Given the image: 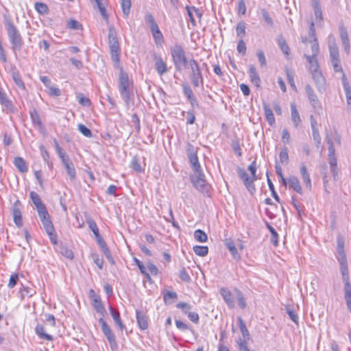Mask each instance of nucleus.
Segmentation results:
<instances>
[{"mask_svg": "<svg viewBox=\"0 0 351 351\" xmlns=\"http://www.w3.org/2000/svg\"><path fill=\"white\" fill-rule=\"evenodd\" d=\"M3 23L11 44L12 51L14 53L20 51L24 45V42L19 29L14 24L11 18L8 15L4 16Z\"/></svg>", "mask_w": 351, "mask_h": 351, "instance_id": "nucleus-1", "label": "nucleus"}, {"mask_svg": "<svg viewBox=\"0 0 351 351\" xmlns=\"http://www.w3.org/2000/svg\"><path fill=\"white\" fill-rule=\"evenodd\" d=\"M108 37L109 47L110 49L111 58L117 66H119L120 61V46L117 38V33L113 25L109 26Z\"/></svg>", "mask_w": 351, "mask_h": 351, "instance_id": "nucleus-2", "label": "nucleus"}, {"mask_svg": "<svg viewBox=\"0 0 351 351\" xmlns=\"http://www.w3.org/2000/svg\"><path fill=\"white\" fill-rule=\"evenodd\" d=\"M119 90L125 105L128 106L130 102V82L128 73L123 69H120L119 75Z\"/></svg>", "mask_w": 351, "mask_h": 351, "instance_id": "nucleus-3", "label": "nucleus"}, {"mask_svg": "<svg viewBox=\"0 0 351 351\" xmlns=\"http://www.w3.org/2000/svg\"><path fill=\"white\" fill-rule=\"evenodd\" d=\"M189 68L191 69L189 77L193 86L195 88L203 86V75L196 60L194 59H191L189 60Z\"/></svg>", "mask_w": 351, "mask_h": 351, "instance_id": "nucleus-4", "label": "nucleus"}, {"mask_svg": "<svg viewBox=\"0 0 351 351\" xmlns=\"http://www.w3.org/2000/svg\"><path fill=\"white\" fill-rule=\"evenodd\" d=\"M304 57L309 64V70L311 73L320 71L317 60V56L319 53V44L313 43L311 45V50L304 49Z\"/></svg>", "mask_w": 351, "mask_h": 351, "instance_id": "nucleus-5", "label": "nucleus"}, {"mask_svg": "<svg viewBox=\"0 0 351 351\" xmlns=\"http://www.w3.org/2000/svg\"><path fill=\"white\" fill-rule=\"evenodd\" d=\"M330 62L335 72H343L340 64L339 48L335 40L328 42Z\"/></svg>", "mask_w": 351, "mask_h": 351, "instance_id": "nucleus-6", "label": "nucleus"}, {"mask_svg": "<svg viewBox=\"0 0 351 351\" xmlns=\"http://www.w3.org/2000/svg\"><path fill=\"white\" fill-rule=\"evenodd\" d=\"M171 53L176 69L180 71L181 69V60L184 59L186 56L184 49L181 45H176L171 49Z\"/></svg>", "mask_w": 351, "mask_h": 351, "instance_id": "nucleus-7", "label": "nucleus"}, {"mask_svg": "<svg viewBox=\"0 0 351 351\" xmlns=\"http://www.w3.org/2000/svg\"><path fill=\"white\" fill-rule=\"evenodd\" d=\"M195 175L191 177V182L193 186L200 191L206 190L205 176L202 171L195 172Z\"/></svg>", "mask_w": 351, "mask_h": 351, "instance_id": "nucleus-8", "label": "nucleus"}, {"mask_svg": "<svg viewBox=\"0 0 351 351\" xmlns=\"http://www.w3.org/2000/svg\"><path fill=\"white\" fill-rule=\"evenodd\" d=\"M238 174L241 179L243 181L244 184L249 192L250 193H253L255 191V186L254 184V182L255 180H253V178H250L247 172L243 169H239L238 170Z\"/></svg>", "mask_w": 351, "mask_h": 351, "instance_id": "nucleus-9", "label": "nucleus"}, {"mask_svg": "<svg viewBox=\"0 0 351 351\" xmlns=\"http://www.w3.org/2000/svg\"><path fill=\"white\" fill-rule=\"evenodd\" d=\"M99 323L101 324V330L106 337L107 338L108 342L111 346L116 344L115 337L112 333L110 326L108 325L104 319L103 317L99 319Z\"/></svg>", "mask_w": 351, "mask_h": 351, "instance_id": "nucleus-10", "label": "nucleus"}, {"mask_svg": "<svg viewBox=\"0 0 351 351\" xmlns=\"http://www.w3.org/2000/svg\"><path fill=\"white\" fill-rule=\"evenodd\" d=\"M302 42L306 45L304 49L311 50V45L315 42L318 44L316 38L315 29L314 27V23L313 21L310 23V28L308 32V38H302Z\"/></svg>", "mask_w": 351, "mask_h": 351, "instance_id": "nucleus-11", "label": "nucleus"}, {"mask_svg": "<svg viewBox=\"0 0 351 351\" xmlns=\"http://www.w3.org/2000/svg\"><path fill=\"white\" fill-rule=\"evenodd\" d=\"M339 36L341 40V44L345 52L347 54L350 53V40L348 31L343 25L339 26Z\"/></svg>", "mask_w": 351, "mask_h": 351, "instance_id": "nucleus-12", "label": "nucleus"}, {"mask_svg": "<svg viewBox=\"0 0 351 351\" xmlns=\"http://www.w3.org/2000/svg\"><path fill=\"white\" fill-rule=\"evenodd\" d=\"M337 259L339 263H347L346 252L344 250V241L341 238L337 239Z\"/></svg>", "mask_w": 351, "mask_h": 351, "instance_id": "nucleus-13", "label": "nucleus"}, {"mask_svg": "<svg viewBox=\"0 0 351 351\" xmlns=\"http://www.w3.org/2000/svg\"><path fill=\"white\" fill-rule=\"evenodd\" d=\"M97 242L98 245H99L101 251L103 252L104 254L106 256V258L110 261L111 263H114L113 258L111 256V253L110 252L109 248L108 247L104 239L101 237L100 234L95 237Z\"/></svg>", "mask_w": 351, "mask_h": 351, "instance_id": "nucleus-14", "label": "nucleus"}, {"mask_svg": "<svg viewBox=\"0 0 351 351\" xmlns=\"http://www.w3.org/2000/svg\"><path fill=\"white\" fill-rule=\"evenodd\" d=\"M339 269L341 274L342 280L344 283V287H351L350 282L349 269L347 263H339Z\"/></svg>", "mask_w": 351, "mask_h": 351, "instance_id": "nucleus-15", "label": "nucleus"}, {"mask_svg": "<svg viewBox=\"0 0 351 351\" xmlns=\"http://www.w3.org/2000/svg\"><path fill=\"white\" fill-rule=\"evenodd\" d=\"M154 60H155V67L160 75H162L167 71L166 63L163 61L160 56L154 53Z\"/></svg>", "mask_w": 351, "mask_h": 351, "instance_id": "nucleus-16", "label": "nucleus"}, {"mask_svg": "<svg viewBox=\"0 0 351 351\" xmlns=\"http://www.w3.org/2000/svg\"><path fill=\"white\" fill-rule=\"evenodd\" d=\"M305 90L312 106L314 108H319V102L312 87L308 84L305 86Z\"/></svg>", "mask_w": 351, "mask_h": 351, "instance_id": "nucleus-17", "label": "nucleus"}, {"mask_svg": "<svg viewBox=\"0 0 351 351\" xmlns=\"http://www.w3.org/2000/svg\"><path fill=\"white\" fill-rule=\"evenodd\" d=\"M312 77L315 83L317 89L322 91L324 89L325 79L321 71H315L311 73Z\"/></svg>", "mask_w": 351, "mask_h": 351, "instance_id": "nucleus-18", "label": "nucleus"}, {"mask_svg": "<svg viewBox=\"0 0 351 351\" xmlns=\"http://www.w3.org/2000/svg\"><path fill=\"white\" fill-rule=\"evenodd\" d=\"M300 173L306 187L311 190L312 188L311 180L310 178V174L304 163H302L300 165Z\"/></svg>", "mask_w": 351, "mask_h": 351, "instance_id": "nucleus-19", "label": "nucleus"}, {"mask_svg": "<svg viewBox=\"0 0 351 351\" xmlns=\"http://www.w3.org/2000/svg\"><path fill=\"white\" fill-rule=\"evenodd\" d=\"M220 293L227 304V305L230 308H233L234 306V299L232 295L231 292L227 288H221L220 290Z\"/></svg>", "mask_w": 351, "mask_h": 351, "instance_id": "nucleus-20", "label": "nucleus"}, {"mask_svg": "<svg viewBox=\"0 0 351 351\" xmlns=\"http://www.w3.org/2000/svg\"><path fill=\"white\" fill-rule=\"evenodd\" d=\"M249 76L251 82L256 87H259L261 85V80L258 72L256 71L255 66L252 64L250 65Z\"/></svg>", "mask_w": 351, "mask_h": 351, "instance_id": "nucleus-21", "label": "nucleus"}, {"mask_svg": "<svg viewBox=\"0 0 351 351\" xmlns=\"http://www.w3.org/2000/svg\"><path fill=\"white\" fill-rule=\"evenodd\" d=\"M288 184L289 188L292 189L293 191L297 192L298 193L302 195V189L300 185L299 179L295 176H291L288 178Z\"/></svg>", "mask_w": 351, "mask_h": 351, "instance_id": "nucleus-22", "label": "nucleus"}, {"mask_svg": "<svg viewBox=\"0 0 351 351\" xmlns=\"http://www.w3.org/2000/svg\"><path fill=\"white\" fill-rule=\"evenodd\" d=\"M109 311L115 324L121 330H123L125 328V326L122 322L119 312L112 306H109Z\"/></svg>", "mask_w": 351, "mask_h": 351, "instance_id": "nucleus-23", "label": "nucleus"}, {"mask_svg": "<svg viewBox=\"0 0 351 351\" xmlns=\"http://www.w3.org/2000/svg\"><path fill=\"white\" fill-rule=\"evenodd\" d=\"M17 204H20V202L19 200L16 201L15 203L13 210H12V215L14 217V221L15 224L18 227H21L23 225V221H22V215L20 208L17 206Z\"/></svg>", "mask_w": 351, "mask_h": 351, "instance_id": "nucleus-24", "label": "nucleus"}, {"mask_svg": "<svg viewBox=\"0 0 351 351\" xmlns=\"http://www.w3.org/2000/svg\"><path fill=\"white\" fill-rule=\"evenodd\" d=\"M62 162L64 165L66 170V173L70 177L71 180H75L76 178V172L73 162L70 160L69 158L66 160L64 159L63 162Z\"/></svg>", "mask_w": 351, "mask_h": 351, "instance_id": "nucleus-25", "label": "nucleus"}, {"mask_svg": "<svg viewBox=\"0 0 351 351\" xmlns=\"http://www.w3.org/2000/svg\"><path fill=\"white\" fill-rule=\"evenodd\" d=\"M263 108L267 121L269 125L272 126L275 123V117L271 109L266 103L263 104Z\"/></svg>", "mask_w": 351, "mask_h": 351, "instance_id": "nucleus-26", "label": "nucleus"}, {"mask_svg": "<svg viewBox=\"0 0 351 351\" xmlns=\"http://www.w3.org/2000/svg\"><path fill=\"white\" fill-rule=\"evenodd\" d=\"M136 319L138 324L141 329L145 330L148 327V322H147V318L145 316V313L136 310Z\"/></svg>", "mask_w": 351, "mask_h": 351, "instance_id": "nucleus-27", "label": "nucleus"}, {"mask_svg": "<svg viewBox=\"0 0 351 351\" xmlns=\"http://www.w3.org/2000/svg\"><path fill=\"white\" fill-rule=\"evenodd\" d=\"M36 334L41 339L47 341H52L53 337L51 335L47 334L45 330V328L41 324H38L35 328Z\"/></svg>", "mask_w": 351, "mask_h": 351, "instance_id": "nucleus-28", "label": "nucleus"}, {"mask_svg": "<svg viewBox=\"0 0 351 351\" xmlns=\"http://www.w3.org/2000/svg\"><path fill=\"white\" fill-rule=\"evenodd\" d=\"M291 121L295 128H297L300 123H301L302 120L300 119L299 112L296 108L295 105L292 103L291 104Z\"/></svg>", "mask_w": 351, "mask_h": 351, "instance_id": "nucleus-29", "label": "nucleus"}, {"mask_svg": "<svg viewBox=\"0 0 351 351\" xmlns=\"http://www.w3.org/2000/svg\"><path fill=\"white\" fill-rule=\"evenodd\" d=\"M12 77L14 82L18 86V87L19 88L25 89V84L23 83L22 78L21 77V75L16 67H14L12 69Z\"/></svg>", "mask_w": 351, "mask_h": 351, "instance_id": "nucleus-30", "label": "nucleus"}, {"mask_svg": "<svg viewBox=\"0 0 351 351\" xmlns=\"http://www.w3.org/2000/svg\"><path fill=\"white\" fill-rule=\"evenodd\" d=\"M14 165L21 173H25L28 171V167L25 161L21 157H16L14 160Z\"/></svg>", "mask_w": 351, "mask_h": 351, "instance_id": "nucleus-31", "label": "nucleus"}, {"mask_svg": "<svg viewBox=\"0 0 351 351\" xmlns=\"http://www.w3.org/2000/svg\"><path fill=\"white\" fill-rule=\"evenodd\" d=\"M151 32L152 34V36L154 37L155 43L156 45H161L163 42V35L162 32H160L159 27H155V28L151 29Z\"/></svg>", "mask_w": 351, "mask_h": 351, "instance_id": "nucleus-32", "label": "nucleus"}, {"mask_svg": "<svg viewBox=\"0 0 351 351\" xmlns=\"http://www.w3.org/2000/svg\"><path fill=\"white\" fill-rule=\"evenodd\" d=\"M239 328L242 334V339H250V334L241 317L238 318Z\"/></svg>", "mask_w": 351, "mask_h": 351, "instance_id": "nucleus-33", "label": "nucleus"}, {"mask_svg": "<svg viewBox=\"0 0 351 351\" xmlns=\"http://www.w3.org/2000/svg\"><path fill=\"white\" fill-rule=\"evenodd\" d=\"M226 246L229 250L230 252L232 255L234 259H239L240 256L238 253L237 249L234 245L233 241L227 240L226 242Z\"/></svg>", "mask_w": 351, "mask_h": 351, "instance_id": "nucleus-34", "label": "nucleus"}, {"mask_svg": "<svg viewBox=\"0 0 351 351\" xmlns=\"http://www.w3.org/2000/svg\"><path fill=\"white\" fill-rule=\"evenodd\" d=\"M0 103L8 110H12L13 106L12 102L9 100L6 94L1 90H0Z\"/></svg>", "mask_w": 351, "mask_h": 351, "instance_id": "nucleus-35", "label": "nucleus"}, {"mask_svg": "<svg viewBox=\"0 0 351 351\" xmlns=\"http://www.w3.org/2000/svg\"><path fill=\"white\" fill-rule=\"evenodd\" d=\"M328 162L330 164V171L332 173L333 178L336 180L337 176V162L336 157H328Z\"/></svg>", "mask_w": 351, "mask_h": 351, "instance_id": "nucleus-36", "label": "nucleus"}, {"mask_svg": "<svg viewBox=\"0 0 351 351\" xmlns=\"http://www.w3.org/2000/svg\"><path fill=\"white\" fill-rule=\"evenodd\" d=\"M30 197H31L32 202L36 206V209L45 206L43 203L40 196L36 192L32 191L30 193Z\"/></svg>", "mask_w": 351, "mask_h": 351, "instance_id": "nucleus-37", "label": "nucleus"}, {"mask_svg": "<svg viewBox=\"0 0 351 351\" xmlns=\"http://www.w3.org/2000/svg\"><path fill=\"white\" fill-rule=\"evenodd\" d=\"M194 238L197 241L201 243L206 242L208 240L207 234L200 229L196 230L194 232Z\"/></svg>", "mask_w": 351, "mask_h": 351, "instance_id": "nucleus-38", "label": "nucleus"}, {"mask_svg": "<svg viewBox=\"0 0 351 351\" xmlns=\"http://www.w3.org/2000/svg\"><path fill=\"white\" fill-rule=\"evenodd\" d=\"M246 24L243 21H240L237 23L236 27V32L237 36H239L243 39V37L245 36L246 32Z\"/></svg>", "mask_w": 351, "mask_h": 351, "instance_id": "nucleus-39", "label": "nucleus"}, {"mask_svg": "<svg viewBox=\"0 0 351 351\" xmlns=\"http://www.w3.org/2000/svg\"><path fill=\"white\" fill-rule=\"evenodd\" d=\"M93 306L97 313H100L102 316L104 315L106 310L99 298L94 299Z\"/></svg>", "mask_w": 351, "mask_h": 351, "instance_id": "nucleus-40", "label": "nucleus"}, {"mask_svg": "<svg viewBox=\"0 0 351 351\" xmlns=\"http://www.w3.org/2000/svg\"><path fill=\"white\" fill-rule=\"evenodd\" d=\"M190 163L194 172L201 171V166L198 160L197 155L189 157Z\"/></svg>", "mask_w": 351, "mask_h": 351, "instance_id": "nucleus-41", "label": "nucleus"}, {"mask_svg": "<svg viewBox=\"0 0 351 351\" xmlns=\"http://www.w3.org/2000/svg\"><path fill=\"white\" fill-rule=\"evenodd\" d=\"M60 253L64 257L72 260L74 257L73 251L64 245L60 246Z\"/></svg>", "mask_w": 351, "mask_h": 351, "instance_id": "nucleus-42", "label": "nucleus"}, {"mask_svg": "<svg viewBox=\"0 0 351 351\" xmlns=\"http://www.w3.org/2000/svg\"><path fill=\"white\" fill-rule=\"evenodd\" d=\"M193 251L199 256H205L208 253V248L207 246L195 245L193 247Z\"/></svg>", "mask_w": 351, "mask_h": 351, "instance_id": "nucleus-43", "label": "nucleus"}, {"mask_svg": "<svg viewBox=\"0 0 351 351\" xmlns=\"http://www.w3.org/2000/svg\"><path fill=\"white\" fill-rule=\"evenodd\" d=\"M261 14L265 21V22L270 27H274V21L270 16L268 11H267L265 9L263 8L261 10Z\"/></svg>", "mask_w": 351, "mask_h": 351, "instance_id": "nucleus-44", "label": "nucleus"}, {"mask_svg": "<svg viewBox=\"0 0 351 351\" xmlns=\"http://www.w3.org/2000/svg\"><path fill=\"white\" fill-rule=\"evenodd\" d=\"M278 45H279L281 51H282V53L285 56H289V47L288 46L285 40L282 37H280L278 38Z\"/></svg>", "mask_w": 351, "mask_h": 351, "instance_id": "nucleus-45", "label": "nucleus"}, {"mask_svg": "<svg viewBox=\"0 0 351 351\" xmlns=\"http://www.w3.org/2000/svg\"><path fill=\"white\" fill-rule=\"evenodd\" d=\"M31 119L34 124L42 126V121L40 115L36 109H33L29 112Z\"/></svg>", "mask_w": 351, "mask_h": 351, "instance_id": "nucleus-46", "label": "nucleus"}, {"mask_svg": "<svg viewBox=\"0 0 351 351\" xmlns=\"http://www.w3.org/2000/svg\"><path fill=\"white\" fill-rule=\"evenodd\" d=\"M41 222L47 233H51L54 231L53 225L50 217L41 220Z\"/></svg>", "mask_w": 351, "mask_h": 351, "instance_id": "nucleus-47", "label": "nucleus"}, {"mask_svg": "<svg viewBox=\"0 0 351 351\" xmlns=\"http://www.w3.org/2000/svg\"><path fill=\"white\" fill-rule=\"evenodd\" d=\"M344 292L346 305L351 313V287H344Z\"/></svg>", "mask_w": 351, "mask_h": 351, "instance_id": "nucleus-48", "label": "nucleus"}, {"mask_svg": "<svg viewBox=\"0 0 351 351\" xmlns=\"http://www.w3.org/2000/svg\"><path fill=\"white\" fill-rule=\"evenodd\" d=\"M131 8V0H121V8L125 17L129 15Z\"/></svg>", "mask_w": 351, "mask_h": 351, "instance_id": "nucleus-49", "label": "nucleus"}, {"mask_svg": "<svg viewBox=\"0 0 351 351\" xmlns=\"http://www.w3.org/2000/svg\"><path fill=\"white\" fill-rule=\"evenodd\" d=\"M145 23L149 26L150 30L158 27V24L156 22L154 17L151 14H147L145 17Z\"/></svg>", "mask_w": 351, "mask_h": 351, "instance_id": "nucleus-50", "label": "nucleus"}, {"mask_svg": "<svg viewBox=\"0 0 351 351\" xmlns=\"http://www.w3.org/2000/svg\"><path fill=\"white\" fill-rule=\"evenodd\" d=\"M182 88L183 90V93L184 95L187 97L188 100L195 97L193 90L186 83L182 84Z\"/></svg>", "mask_w": 351, "mask_h": 351, "instance_id": "nucleus-51", "label": "nucleus"}, {"mask_svg": "<svg viewBox=\"0 0 351 351\" xmlns=\"http://www.w3.org/2000/svg\"><path fill=\"white\" fill-rule=\"evenodd\" d=\"M20 291L21 293L22 298H24L25 296L30 298L36 294V291L34 289L24 286L21 289Z\"/></svg>", "mask_w": 351, "mask_h": 351, "instance_id": "nucleus-52", "label": "nucleus"}, {"mask_svg": "<svg viewBox=\"0 0 351 351\" xmlns=\"http://www.w3.org/2000/svg\"><path fill=\"white\" fill-rule=\"evenodd\" d=\"M267 227L271 232V242L275 245H278V233L275 229L269 224H267Z\"/></svg>", "mask_w": 351, "mask_h": 351, "instance_id": "nucleus-53", "label": "nucleus"}, {"mask_svg": "<svg viewBox=\"0 0 351 351\" xmlns=\"http://www.w3.org/2000/svg\"><path fill=\"white\" fill-rule=\"evenodd\" d=\"M249 339H242L241 337H239L236 342L239 346V351H250L247 348V341Z\"/></svg>", "mask_w": 351, "mask_h": 351, "instance_id": "nucleus-54", "label": "nucleus"}, {"mask_svg": "<svg viewBox=\"0 0 351 351\" xmlns=\"http://www.w3.org/2000/svg\"><path fill=\"white\" fill-rule=\"evenodd\" d=\"M235 292L237 293V300H238L239 306L242 309H244L246 307V302H245V300L243 295V293L239 289H236Z\"/></svg>", "mask_w": 351, "mask_h": 351, "instance_id": "nucleus-55", "label": "nucleus"}, {"mask_svg": "<svg viewBox=\"0 0 351 351\" xmlns=\"http://www.w3.org/2000/svg\"><path fill=\"white\" fill-rule=\"evenodd\" d=\"M54 143H55L56 152H57L59 157L61 158L62 162H63L64 159L66 160V159L69 158V156L67 155H66L64 150L60 147V145L56 140H54Z\"/></svg>", "mask_w": 351, "mask_h": 351, "instance_id": "nucleus-56", "label": "nucleus"}, {"mask_svg": "<svg viewBox=\"0 0 351 351\" xmlns=\"http://www.w3.org/2000/svg\"><path fill=\"white\" fill-rule=\"evenodd\" d=\"M35 9L41 14H47L49 11L47 5L43 3H36L35 4Z\"/></svg>", "mask_w": 351, "mask_h": 351, "instance_id": "nucleus-57", "label": "nucleus"}, {"mask_svg": "<svg viewBox=\"0 0 351 351\" xmlns=\"http://www.w3.org/2000/svg\"><path fill=\"white\" fill-rule=\"evenodd\" d=\"M178 295L174 291H165L163 294V299L165 303H167L169 300H175Z\"/></svg>", "mask_w": 351, "mask_h": 351, "instance_id": "nucleus-58", "label": "nucleus"}, {"mask_svg": "<svg viewBox=\"0 0 351 351\" xmlns=\"http://www.w3.org/2000/svg\"><path fill=\"white\" fill-rule=\"evenodd\" d=\"M87 223L88 225L89 228L92 230L93 232L95 237H97L99 234V231L97 228V226L94 220L90 219L87 220Z\"/></svg>", "mask_w": 351, "mask_h": 351, "instance_id": "nucleus-59", "label": "nucleus"}, {"mask_svg": "<svg viewBox=\"0 0 351 351\" xmlns=\"http://www.w3.org/2000/svg\"><path fill=\"white\" fill-rule=\"evenodd\" d=\"M37 211L40 221L50 217L45 206L37 208Z\"/></svg>", "mask_w": 351, "mask_h": 351, "instance_id": "nucleus-60", "label": "nucleus"}, {"mask_svg": "<svg viewBox=\"0 0 351 351\" xmlns=\"http://www.w3.org/2000/svg\"><path fill=\"white\" fill-rule=\"evenodd\" d=\"M78 130L86 137H91L92 136V132L91 131L84 125L83 124H79L77 125Z\"/></svg>", "mask_w": 351, "mask_h": 351, "instance_id": "nucleus-61", "label": "nucleus"}, {"mask_svg": "<svg viewBox=\"0 0 351 351\" xmlns=\"http://www.w3.org/2000/svg\"><path fill=\"white\" fill-rule=\"evenodd\" d=\"M78 102L84 106H89L91 104L90 100L83 94L77 95Z\"/></svg>", "mask_w": 351, "mask_h": 351, "instance_id": "nucleus-62", "label": "nucleus"}, {"mask_svg": "<svg viewBox=\"0 0 351 351\" xmlns=\"http://www.w3.org/2000/svg\"><path fill=\"white\" fill-rule=\"evenodd\" d=\"M179 277L182 281L185 282H190L191 280V278L185 268H183L180 271Z\"/></svg>", "mask_w": 351, "mask_h": 351, "instance_id": "nucleus-63", "label": "nucleus"}, {"mask_svg": "<svg viewBox=\"0 0 351 351\" xmlns=\"http://www.w3.org/2000/svg\"><path fill=\"white\" fill-rule=\"evenodd\" d=\"M18 281H19V275L16 273L12 274L10 276L8 287L10 289L14 288L16 285Z\"/></svg>", "mask_w": 351, "mask_h": 351, "instance_id": "nucleus-64", "label": "nucleus"}]
</instances>
